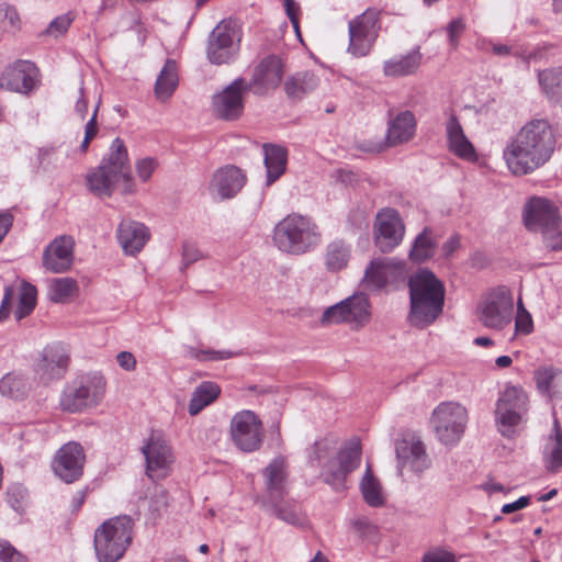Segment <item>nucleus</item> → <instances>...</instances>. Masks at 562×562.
<instances>
[{
	"instance_id": "1",
	"label": "nucleus",
	"mask_w": 562,
	"mask_h": 562,
	"mask_svg": "<svg viewBox=\"0 0 562 562\" xmlns=\"http://www.w3.org/2000/svg\"><path fill=\"white\" fill-rule=\"evenodd\" d=\"M555 146L557 135L551 122L544 117H533L507 140L503 159L514 176H527L551 159Z\"/></svg>"
},
{
	"instance_id": "2",
	"label": "nucleus",
	"mask_w": 562,
	"mask_h": 562,
	"mask_svg": "<svg viewBox=\"0 0 562 562\" xmlns=\"http://www.w3.org/2000/svg\"><path fill=\"white\" fill-rule=\"evenodd\" d=\"M555 146L557 135L551 122L544 117H533L507 140L503 159L514 176H527L551 159Z\"/></svg>"
},
{
	"instance_id": "3",
	"label": "nucleus",
	"mask_w": 562,
	"mask_h": 562,
	"mask_svg": "<svg viewBox=\"0 0 562 562\" xmlns=\"http://www.w3.org/2000/svg\"><path fill=\"white\" fill-rule=\"evenodd\" d=\"M408 288L409 322L415 327H427L442 313L445 286L432 271L420 269L409 278Z\"/></svg>"
},
{
	"instance_id": "4",
	"label": "nucleus",
	"mask_w": 562,
	"mask_h": 562,
	"mask_svg": "<svg viewBox=\"0 0 562 562\" xmlns=\"http://www.w3.org/2000/svg\"><path fill=\"white\" fill-rule=\"evenodd\" d=\"M272 241L281 252L302 256L321 245L322 233L311 217L293 213L274 226Z\"/></svg>"
},
{
	"instance_id": "5",
	"label": "nucleus",
	"mask_w": 562,
	"mask_h": 562,
	"mask_svg": "<svg viewBox=\"0 0 562 562\" xmlns=\"http://www.w3.org/2000/svg\"><path fill=\"white\" fill-rule=\"evenodd\" d=\"M133 519L117 516L108 519L94 531V550L99 562H117L132 543Z\"/></svg>"
},
{
	"instance_id": "6",
	"label": "nucleus",
	"mask_w": 562,
	"mask_h": 562,
	"mask_svg": "<svg viewBox=\"0 0 562 562\" xmlns=\"http://www.w3.org/2000/svg\"><path fill=\"white\" fill-rule=\"evenodd\" d=\"M105 380L102 375H86L66 386L60 396V406L70 413L97 406L104 396Z\"/></svg>"
},
{
	"instance_id": "7",
	"label": "nucleus",
	"mask_w": 562,
	"mask_h": 562,
	"mask_svg": "<svg viewBox=\"0 0 562 562\" xmlns=\"http://www.w3.org/2000/svg\"><path fill=\"white\" fill-rule=\"evenodd\" d=\"M468 423V412L456 402H442L432 412L430 424L436 437L446 446H452L461 439Z\"/></svg>"
},
{
	"instance_id": "8",
	"label": "nucleus",
	"mask_w": 562,
	"mask_h": 562,
	"mask_svg": "<svg viewBox=\"0 0 562 562\" xmlns=\"http://www.w3.org/2000/svg\"><path fill=\"white\" fill-rule=\"evenodd\" d=\"M371 317L370 302L366 294H353L327 307L321 317L324 326L348 324L352 329L364 327Z\"/></svg>"
},
{
	"instance_id": "9",
	"label": "nucleus",
	"mask_w": 562,
	"mask_h": 562,
	"mask_svg": "<svg viewBox=\"0 0 562 562\" xmlns=\"http://www.w3.org/2000/svg\"><path fill=\"white\" fill-rule=\"evenodd\" d=\"M361 446L359 441H351L340 448L337 454L324 463L319 476L324 483L336 492L347 488L346 481L350 473L357 470L361 462Z\"/></svg>"
},
{
	"instance_id": "10",
	"label": "nucleus",
	"mask_w": 562,
	"mask_h": 562,
	"mask_svg": "<svg viewBox=\"0 0 562 562\" xmlns=\"http://www.w3.org/2000/svg\"><path fill=\"white\" fill-rule=\"evenodd\" d=\"M528 396L521 387L507 386L501 394L495 409L499 432L507 438L515 435V427L527 412Z\"/></svg>"
},
{
	"instance_id": "11",
	"label": "nucleus",
	"mask_w": 562,
	"mask_h": 562,
	"mask_svg": "<svg viewBox=\"0 0 562 562\" xmlns=\"http://www.w3.org/2000/svg\"><path fill=\"white\" fill-rule=\"evenodd\" d=\"M348 53L356 57L367 56L379 36L380 12L368 9L349 22Z\"/></svg>"
},
{
	"instance_id": "12",
	"label": "nucleus",
	"mask_w": 562,
	"mask_h": 562,
	"mask_svg": "<svg viewBox=\"0 0 562 562\" xmlns=\"http://www.w3.org/2000/svg\"><path fill=\"white\" fill-rule=\"evenodd\" d=\"M514 302L506 289L491 291L477 306V319L491 329H502L512 322Z\"/></svg>"
},
{
	"instance_id": "13",
	"label": "nucleus",
	"mask_w": 562,
	"mask_h": 562,
	"mask_svg": "<svg viewBox=\"0 0 562 562\" xmlns=\"http://www.w3.org/2000/svg\"><path fill=\"white\" fill-rule=\"evenodd\" d=\"M146 461V475L158 481L167 477L171 472L175 456L171 446L159 431H151L142 447Z\"/></svg>"
},
{
	"instance_id": "14",
	"label": "nucleus",
	"mask_w": 562,
	"mask_h": 562,
	"mask_svg": "<svg viewBox=\"0 0 562 562\" xmlns=\"http://www.w3.org/2000/svg\"><path fill=\"white\" fill-rule=\"evenodd\" d=\"M231 436L239 450L244 452L257 451L265 439L262 422L252 411H241L232 418Z\"/></svg>"
},
{
	"instance_id": "15",
	"label": "nucleus",
	"mask_w": 562,
	"mask_h": 562,
	"mask_svg": "<svg viewBox=\"0 0 562 562\" xmlns=\"http://www.w3.org/2000/svg\"><path fill=\"white\" fill-rule=\"evenodd\" d=\"M243 32L235 19H224L213 27V65L233 63L240 48Z\"/></svg>"
},
{
	"instance_id": "16",
	"label": "nucleus",
	"mask_w": 562,
	"mask_h": 562,
	"mask_svg": "<svg viewBox=\"0 0 562 562\" xmlns=\"http://www.w3.org/2000/svg\"><path fill=\"white\" fill-rule=\"evenodd\" d=\"M405 225L395 209L386 207L378 212L374 223V244L384 254L397 247L404 237Z\"/></svg>"
},
{
	"instance_id": "17",
	"label": "nucleus",
	"mask_w": 562,
	"mask_h": 562,
	"mask_svg": "<svg viewBox=\"0 0 562 562\" xmlns=\"http://www.w3.org/2000/svg\"><path fill=\"white\" fill-rule=\"evenodd\" d=\"M86 454L80 443L69 441L61 446L53 460L54 473L65 483H74L83 474Z\"/></svg>"
},
{
	"instance_id": "18",
	"label": "nucleus",
	"mask_w": 562,
	"mask_h": 562,
	"mask_svg": "<svg viewBox=\"0 0 562 562\" xmlns=\"http://www.w3.org/2000/svg\"><path fill=\"white\" fill-rule=\"evenodd\" d=\"M249 90L243 78L235 79L214 99L213 114L223 121H235L244 111V94Z\"/></svg>"
},
{
	"instance_id": "19",
	"label": "nucleus",
	"mask_w": 562,
	"mask_h": 562,
	"mask_svg": "<svg viewBox=\"0 0 562 562\" xmlns=\"http://www.w3.org/2000/svg\"><path fill=\"white\" fill-rule=\"evenodd\" d=\"M69 361L68 349L60 342H54L43 349L35 372L45 383L59 380L67 372Z\"/></svg>"
},
{
	"instance_id": "20",
	"label": "nucleus",
	"mask_w": 562,
	"mask_h": 562,
	"mask_svg": "<svg viewBox=\"0 0 562 562\" xmlns=\"http://www.w3.org/2000/svg\"><path fill=\"white\" fill-rule=\"evenodd\" d=\"M283 77V61L274 54L268 55L255 66L251 79L247 86L256 94H265L279 87Z\"/></svg>"
},
{
	"instance_id": "21",
	"label": "nucleus",
	"mask_w": 562,
	"mask_h": 562,
	"mask_svg": "<svg viewBox=\"0 0 562 562\" xmlns=\"http://www.w3.org/2000/svg\"><path fill=\"white\" fill-rule=\"evenodd\" d=\"M38 85V69L29 60H18L4 69L0 86L9 91L27 94Z\"/></svg>"
},
{
	"instance_id": "22",
	"label": "nucleus",
	"mask_w": 562,
	"mask_h": 562,
	"mask_svg": "<svg viewBox=\"0 0 562 562\" xmlns=\"http://www.w3.org/2000/svg\"><path fill=\"white\" fill-rule=\"evenodd\" d=\"M398 462V471L408 470L416 474L423 473L430 467V459L423 441L415 437H406L400 440L395 447Z\"/></svg>"
},
{
	"instance_id": "23",
	"label": "nucleus",
	"mask_w": 562,
	"mask_h": 562,
	"mask_svg": "<svg viewBox=\"0 0 562 562\" xmlns=\"http://www.w3.org/2000/svg\"><path fill=\"white\" fill-rule=\"evenodd\" d=\"M524 222L529 231L544 233L559 224L558 207L548 199L535 196L525 206Z\"/></svg>"
},
{
	"instance_id": "24",
	"label": "nucleus",
	"mask_w": 562,
	"mask_h": 562,
	"mask_svg": "<svg viewBox=\"0 0 562 562\" xmlns=\"http://www.w3.org/2000/svg\"><path fill=\"white\" fill-rule=\"evenodd\" d=\"M265 502L276 504L281 502L289 492L288 488V462L284 457L274 458L263 470Z\"/></svg>"
},
{
	"instance_id": "25",
	"label": "nucleus",
	"mask_w": 562,
	"mask_h": 562,
	"mask_svg": "<svg viewBox=\"0 0 562 562\" xmlns=\"http://www.w3.org/2000/svg\"><path fill=\"white\" fill-rule=\"evenodd\" d=\"M75 240L69 235L56 237L45 248L43 254V266L53 273L68 271L74 265Z\"/></svg>"
},
{
	"instance_id": "26",
	"label": "nucleus",
	"mask_w": 562,
	"mask_h": 562,
	"mask_svg": "<svg viewBox=\"0 0 562 562\" xmlns=\"http://www.w3.org/2000/svg\"><path fill=\"white\" fill-rule=\"evenodd\" d=\"M116 237L125 255L139 254L150 239L149 228L137 221L124 220L116 229Z\"/></svg>"
},
{
	"instance_id": "27",
	"label": "nucleus",
	"mask_w": 562,
	"mask_h": 562,
	"mask_svg": "<svg viewBox=\"0 0 562 562\" xmlns=\"http://www.w3.org/2000/svg\"><path fill=\"white\" fill-rule=\"evenodd\" d=\"M246 181L247 177L240 168L227 165L213 175V189L221 201L229 200L241 191Z\"/></svg>"
},
{
	"instance_id": "28",
	"label": "nucleus",
	"mask_w": 562,
	"mask_h": 562,
	"mask_svg": "<svg viewBox=\"0 0 562 562\" xmlns=\"http://www.w3.org/2000/svg\"><path fill=\"white\" fill-rule=\"evenodd\" d=\"M446 136L448 148L456 156L472 161L476 159V153L472 143L465 136L462 125L453 111L446 112Z\"/></svg>"
},
{
	"instance_id": "29",
	"label": "nucleus",
	"mask_w": 562,
	"mask_h": 562,
	"mask_svg": "<svg viewBox=\"0 0 562 562\" xmlns=\"http://www.w3.org/2000/svg\"><path fill=\"white\" fill-rule=\"evenodd\" d=\"M416 133V119L411 111H402L387 122L386 143L397 146L408 143Z\"/></svg>"
},
{
	"instance_id": "30",
	"label": "nucleus",
	"mask_w": 562,
	"mask_h": 562,
	"mask_svg": "<svg viewBox=\"0 0 562 562\" xmlns=\"http://www.w3.org/2000/svg\"><path fill=\"white\" fill-rule=\"evenodd\" d=\"M263 154V161L267 169V186H270L284 173L288 162V151L280 145L265 144Z\"/></svg>"
},
{
	"instance_id": "31",
	"label": "nucleus",
	"mask_w": 562,
	"mask_h": 562,
	"mask_svg": "<svg viewBox=\"0 0 562 562\" xmlns=\"http://www.w3.org/2000/svg\"><path fill=\"white\" fill-rule=\"evenodd\" d=\"M179 83L178 66L176 60L168 58L160 70L156 83L155 94L160 101H167L176 91Z\"/></svg>"
},
{
	"instance_id": "32",
	"label": "nucleus",
	"mask_w": 562,
	"mask_h": 562,
	"mask_svg": "<svg viewBox=\"0 0 562 562\" xmlns=\"http://www.w3.org/2000/svg\"><path fill=\"white\" fill-rule=\"evenodd\" d=\"M102 168L120 178V175L131 169L127 148L120 137L113 139L110 151L100 164Z\"/></svg>"
},
{
	"instance_id": "33",
	"label": "nucleus",
	"mask_w": 562,
	"mask_h": 562,
	"mask_svg": "<svg viewBox=\"0 0 562 562\" xmlns=\"http://www.w3.org/2000/svg\"><path fill=\"white\" fill-rule=\"evenodd\" d=\"M360 492L363 501L373 508L384 506L385 496L378 477L374 476L370 463H367L366 472L360 481Z\"/></svg>"
},
{
	"instance_id": "34",
	"label": "nucleus",
	"mask_w": 562,
	"mask_h": 562,
	"mask_svg": "<svg viewBox=\"0 0 562 562\" xmlns=\"http://www.w3.org/2000/svg\"><path fill=\"white\" fill-rule=\"evenodd\" d=\"M318 86V78L310 71L296 72L284 82V90L289 98L300 100L314 91Z\"/></svg>"
},
{
	"instance_id": "35",
	"label": "nucleus",
	"mask_w": 562,
	"mask_h": 562,
	"mask_svg": "<svg viewBox=\"0 0 562 562\" xmlns=\"http://www.w3.org/2000/svg\"><path fill=\"white\" fill-rule=\"evenodd\" d=\"M543 460L549 472L555 473L562 467V429L555 419L553 434L548 437Z\"/></svg>"
},
{
	"instance_id": "36",
	"label": "nucleus",
	"mask_w": 562,
	"mask_h": 562,
	"mask_svg": "<svg viewBox=\"0 0 562 562\" xmlns=\"http://www.w3.org/2000/svg\"><path fill=\"white\" fill-rule=\"evenodd\" d=\"M115 175L100 165L95 170L87 176V184L89 190L100 198H109L115 189L119 181Z\"/></svg>"
},
{
	"instance_id": "37",
	"label": "nucleus",
	"mask_w": 562,
	"mask_h": 562,
	"mask_svg": "<svg viewBox=\"0 0 562 562\" xmlns=\"http://www.w3.org/2000/svg\"><path fill=\"white\" fill-rule=\"evenodd\" d=\"M437 240L434 237L432 229L425 227L415 238L409 250V259L415 263H423L435 255Z\"/></svg>"
},
{
	"instance_id": "38",
	"label": "nucleus",
	"mask_w": 562,
	"mask_h": 562,
	"mask_svg": "<svg viewBox=\"0 0 562 562\" xmlns=\"http://www.w3.org/2000/svg\"><path fill=\"white\" fill-rule=\"evenodd\" d=\"M422 54L414 49L400 58L384 61V74L389 77H401L414 74L420 65Z\"/></svg>"
},
{
	"instance_id": "39",
	"label": "nucleus",
	"mask_w": 562,
	"mask_h": 562,
	"mask_svg": "<svg viewBox=\"0 0 562 562\" xmlns=\"http://www.w3.org/2000/svg\"><path fill=\"white\" fill-rule=\"evenodd\" d=\"M350 247L340 239L333 240L326 247L325 267L330 272L345 269L350 259Z\"/></svg>"
},
{
	"instance_id": "40",
	"label": "nucleus",
	"mask_w": 562,
	"mask_h": 562,
	"mask_svg": "<svg viewBox=\"0 0 562 562\" xmlns=\"http://www.w3.org/2000/svg\"><path fill=\"white\" fill-rule=\"evenodd\" d=\"M543 93L553 102H562V68L546 69L538 75Z\"/></svg>"
},
{
	"instance_id": "41",
	"label": "nucleus",
	"mask_w": 562,
	"mask_h": 562,
	"mask_svg": "<svg viewBox=\"0 0 562 562\" xmlns=\"http://www.w3.org/2000/svg\"><path fill=\"white\" fill-rule=\"evenodd\" d=\"M79 290L78 282L69 277L52 279L48 285V295L55 303H64Z\"/></svg>"
},
{
	"instance_id": "42",
	"label": "nucleus",
	"mask_w": 562,
	"mask_h": 562,
	"mask_svg": "<svg viewBox=\"0 0 562 562\" xmlns=\"http://www.w3.org/2000/svg\"><path fill=\"white\" fill-rule=\"evenodd\" d=\"M273 514L281 520L293 526H303L305 518L302 515L301 507L294 501L276 502V504H267Z\"/></svg>"
},
{
	"instance_id": "43",
	"label": "nucleus",
	"mask_w": 562,
	"mask_h": 562,
	"mask_svg": "<svg viewBox=\"0 0 562 562\" xmlns=\"http://www.w3.org/2000/svg\"><path fill=\"white\" fill-rule=\"evenodd\" d=\"M336 452V442L334 440L323 438L314 442L308 452V463L313 468H323L324 463L330 461Z\"/></svg>"
},
{
	"instance_id": "44",
	"label": "nucleus",
	"mask_w": 562,
	"mask_h": 562,
	"mask_svg": "<svg viewBox=\"0 0 562 562\" xmlns=\"http://www.w3.org/2000/svg\"><path fill=\"white\" fill-rule=\"evenodd\" d=\"M389 259H374L366 269L364 282L368 288L380 290L387 283Z\"/></svg>"
},
{
	"instance_id": "45",
	"label": "nucleus",
	"mask_w": 562,
	"mask_h": 562,
	"mask_svg": "<svg viewBox=\"0 0 562 562\" xmlns=\"http://www.w3.org/2000/svg\"><path fill=\"white\" fill-rule=\"evenodd\" d=\"M37 291L34 285L22 282L19 289V304L14 312L16 321L29 316L36 305Z\"/></svg>"
},
{
	"instance_id": "46",
	"label": "nucleus",
	"mask_w": 562,
	"mask_h": 562,
	"mask_svg": "<svg viewBox=\"0 0 562 562\" xmlns=\"http://www.w3.org/2000/svg\"><path fill=\"white\" fill-rule=\"evenodd\" d=\"M562 371L553 367H542L536 370L535 380L538 390L550 397L557 393V378Z\"/></svg>"
},
{
	"instance_id": "47",
	"label": "nucleus",
	"mask_w": 562,
	"mask_h": 562,
	"mask_svg": "<svg viewBox=\"0 0 562 562\" xmlns=\"http://www.w3.org/2000/svg\"><path fill=\"white\" fill-rule=\"evenodd\" d=\"M211 404V382L201 383L192 394L189 403V413L198 415L205 406Z\"/></svg>"
},
{
	"instance_id": "48",
	"label": "nucleus",
	"mask_w": 562,
	"mask_h": 562,
	"mask_svg": "<svg viewBox=\"0 0 562 562\" xmlns=\"http://www.w3.org/2000/svg\"><path fill=\"white\" fill-rule=\"evenodd\" d=\"M0 393L12 398L21 397L24 393L23 380L13 373L5 374L0 380Z\"/></svg>"
},
{
	"instance_id": "49",
	"label": "nucleus",
	"mask_w": 562,
	"mask_h": 562,
	"mask_svg": "<svg viewBox=\"0 0 562 562\" xmlns=\"http://www.w3.org/2000/svg\"><path fill=\"white\" fill-rule=\"evenodd\" d=\"M355 532L368 540L378 538V527L366 516H358L350 521Z\"/></svg>"
},
{
	"instance_id": "50",
	"label": "nucleus",
	"mask_w": 562,
	"mask_h": 562,
	"mask_svg": "<svg viewBox=\"0 0 562 562\" xmlns=\"http://www.w3.org/2000/svg\"><path fill=\"white\" fill-rule=\"evenodd\" d=\"M158 167L159 161L155 157H144L135 161V172L142 182L149 181Z\"/></svg>"
},
{
	"instance_id": "51",
	"label": "nucleus",
	"mask_w": 562,
	"mask_h": 562,
	"mask_svg": "<svg viewBox=\"0 0 562 562\" xmlns=\"http://www.w3.org/2000/svg\"><path fill=\"white\" fill-rule=\"evenodd\" d=\"M75 18L76 14L71 11L58 15L49 23L48 27L46 29V33L55 37L64 35L68 31Z\"/></svg>"
},
{
	"instance_id": "52",
	"label": "nucleus",
	"mask_w": 562,
	"mask_h": 562,
	"mask_svg": "<svg viewBox=\"0 0 562 562\" xmlns=\"http://www.w3.org/2000/svg\"><path fill=\"white\" fill-rule=\"evenodd\" d=\"M515 330L519 335H529L533 330V321L530 313L524 307L519 300L517 315L515 318Z\"/></svg>"
},
{
	"instance_id": "53",
	"label": "nucleus",
	"mask_w": 562,
	"mask_h": 562,
	"mask_svg": "<svg viewBox=\"0 0 562 562\" xmlns=\"http://www.w3.org/2000/svg\"><path fill=\"white\" fill-rule=\"evenodd\" d=\"M0 19L4 29L18 30L20 27V18L14 7L7 3L0 4Z\"/></svg>"
},
{
	"instance_id": "54",
	"label": "nucleus",
	"mask_w": 562,
	"mask_h": 562,
	"mask_svg": "<svg viewBox=\"0 0 562 562\" xmlns=\"http://www.w3.org/2000/svg\"><path fill=\"white\" fill-rule=\"evenodd\" d=\"M465 30V23L462 18L453 19L447 25L448 41L450 46L456 49L459 44V38Z\"/></svg>"
},
{
	"instance_id": "55",
	"label": "nucleus",
	"mask_w": 562,
	"mask_h": 562,
	"mask_svg": "<svg viewBox=\"0 0 562 562\" xmlns=\"http://www.w3.org/2000/svg\"><path fill=\"white\" fill-rule=\"evenodd\" d=\"M542 234L547 248L551 250L562 249V229L559 227V224Z\"/></svg>"
},
{
	"instance_id": "56",
	"label": "nucleus",
	"mask_w": 562,
	"mask_h": 562,
	"mask_svg": "<svg viewBox=\"0 0 562 562\" xmlns=\"http://www.w3.org/2000/svg\"><path fill=\"white\" fill-rule=\"evenodd\" d=\"M97 112H98V106H95L94 111H93V114L91 116V119L88 121V123L86 124V128H85V138L80 145V150L82 153H86L88 147H89V144L90 142L95 137L97 133H98V126H97Z\"/></svg>"
},
{
	"instance_id": "57",
	"label": "nucleus",
	"mask_w": 562,
	"mask_h": 562,
	"mask_svg": "<svg viewBox=\"0 0 562 562\" xmlns=\"http://www.w3.org/2000/svg\"><path fill=\"white\" fill-rule=\"evenodd\" d=\"M422 562H457L456 557L452 552L443 549H432L427 551Z\"/></svg>"
},
{
	"instance_id": "58",
	"label": "nucleus",
	"mask_w": 562,
	"mask_h": 562,
	"mask_svg": "<svg viewBox=\"0 0 562 562\" xmlns=\"http://www.w3.org/2000/svg\"><path fill=\"white\" fill-rule=\"evenodd\" d=\"M0 562H24V559L11 544L0 543Z\"/></svg>"
},
{
	"instance_id": "59",
	"label": "nucleus",
	"mask_w": 562,
	"mask_h": 562,
	"mask_svg": "<svg viewBox=\"0 0 562 562\" xmlns=\"http://www.w3.org/2000/svg\"><path fill=\"white\" fill-rule=\"evenodd\" d=\"M283 2H284L286 15L289 16L297 36H300V24H299V18H297L300 7L295 3L294 0H283Z\"/></svg>"
},
{
	"instance_id": "60",
	"label": "nucleus",
	"mask_w": 562,
	"mask_h": 562,
	"mask_svg": "<svg viewBox=\"0 0 562 562\" xmlns=\"http://www.w3.org/2000/svg\"><path fill=\"white\" fill-rule=\"evenodd\" d=\"M14 301V290L12 286H5L4 295L0 305V321L5 319L9 316L12 304Z\"/></svg>"
},
{
	"instance_id": "61",
	"label": "nucleus",
	"mask_w": 562,
	"mask_h": 562,
	"mask_svg": "<svg viewBox=\"0 0 562 562\" xmlns=\"http://www.w3.org/2000/svg\"><path fill=\"white\" fill-rule=\"evenodd\" d=\"M119 366L126 371H133L136 368V359L132 352L121 351L116 355Z\"/></svg>"
},
{
	"instance_id": "62",
	"label": "nucleus",
	"mask_w": 562,
	"mask_h": 562,
	"mask_svg": "<svg viewBox=\"0 0 562 562\" xmlns=\"http://www.w3.org/2000/svg\"><path fill=\"white\" fill-rule=\"evenodd\" d=\"M130 30L135 33L137 44L139 46L144 45L147 38V32L144 24L140 22L138 18H133L132 23L130 25Z\"/></svg>"
},
{
	"instance_id": "63",
	"label": "nucleus",
	"mask_w": 562,
	"mask_h": 562,
	"mask_svg": "<svg viewBox=\"0 0 562 562\" xmlns=\"http://www.w3.org/2000/svg\"><path fill=\"white\" fill-rule=\"evenodd\" d=\"M530 501H531L530 496H521V497H519L517 501H515L513 503L505 504L502 507V513L503 514H510V513H514L516 510L522 509V508L527 507L530 504Z\"/></svg>"
},
{
	"instance_id": "64",
	"label": "nucleus",
	"mask_w": 562,
	"mask_h": 562,
	"mask_svg": "<svg viewBox=\"0 0 562 562\" xmlns=\"http://www.w3.org/2000/svg\"><path fill=\"white\" fill-rule=\"evenodd\" d=\"M13 223V215L10 212L0 213V243L8 234Z\"/></svg>"
}]
</instances>
